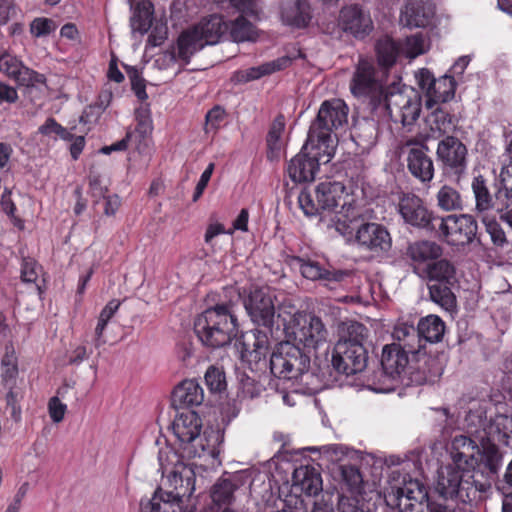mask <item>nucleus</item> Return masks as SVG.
Wrapping results in <instances>:
<instances>
[{"label":"nucleus","mask_w":512,"mask_h":512,"mask_svg":"<svg viewBox=\"0 0 512 512\" xmlns=\"http://www.w3.org/2000/svg\"><path fill=\"white\" fill-rule=\"evenodd\" d=\"M503 166L500 172L501 189L505 197L512 201V140L508 143L503 154Z\"/></svg>","instance_id":"49"},{"label":"nucleus","mask_w":512,"mask_h":512,"mask_svg":"<svg viewBox=\"0 0 512 512\" xmlns=\"http://www.w3.org/2000/svg\"><path fill=\"white\" fill-rule=\"evenodd\" d=\"M205 45L201 41L194 28L183 31L177 39L176 43V56L185 65L190 62L191 57L199 50L203 49Z\"/></svg>","instance_id":"35"},{"label":"nucleus","mask_w":512,"mask_h":512,"mask_svg":"<svg viewBox=\"0 0 512 512\" xmlns=\"http://www.w3.org/2000/svg\"><path fill=\"white\" fill-rule=\"evenodd\" d=\"M231 5L240 12L239 16L258 19V7L256 0H230Z\"/></svg>","instance_id":"59"},{"label":"nucleus","mask_w":512,"mask_h":512,"mask_svg":"<svg viewBox=\"0 0 512 512\" xmlns=\"http://www.w3.org/2000/svg\"><path fill=\"white\" fill-rule=\"evenodd\" d=\"M338 512H371V509L363 502L362 496L342 494L338 501Z\"/></svg>","instance_id":"54"},{"label":"nucleus","mask_w":512,"mask_h":512,"mask_svg":"<svg viewBox=\"0 0 512 512\" xmlns=\"http://www.w3.org/2000/svg\"><path fill=\"white\" fill-rule=\"evenodd\" d=\"M52 23L48 18H35L30 24V31L36 37L46 36L52 31Z\"/></svg>","instance_id":"62"},{"label":"nucleus","mask_w":512,"mask_h":512,"mask_svg":"<svg viewBox=\"0 0 512 512\" xmlns=\"http://www.w3.org/2000/svg\"><path fill=\"white\" fill-rule=\"evenodd\" d=\"M256 38L255 26L244 16H238L229 23L228 39L234 42L253 41Z\"/></svg>","instance_id":"42"},{"label":"nucleus","mask_w":512,"mask_h":512,"mask_svg":"<svg viewBox=\"0 0 512 512\" xmlns=\"http://www.w3.org/2000/svg\"><path fill=\"white\" fill-rule=\"evenodd\" d=\"M349 108L338 98L325 100L321 103L315 119L308 130V146L320 143L324 151H336V131L348 123Z\"/></svg>","instance_id":"5"},{"label":"nucleus","mask_w":512,"mask_h":512,"mask_svg":"<svg viewBox=\"0 0 512 512\" xmlns=\"http://www.w3.org/2000/svg\"><path fill=\"white\" fill-rule=\"evenodd\" d=\"M436 7L431 0H406L400 10V24L409 29L426 28L435 16Z\"/></svg>","instance_id":"23"},{"label":"nucleus","mask_w":512,"mask_h":512,"mask_svg":"<svg viewBox=\"0 0 512 512\" xmlns=\"http://www.w3.org/2000/svg\"><path fill=\"white\" fill-rule=\"evenodd\" d=\"M353 198L343 183L325 180L316 185L314 194L309 189H303L298 196V204L307 217L318 216L321 211L337 212L350 206Z\"/></svg>","instance_id":"6"},{"label":"nucleus","mask_w":512,"mask_h":512,"mask_svg":"<svg viewBox=\"0 0 512 512\" xmlns=\"http://www.w3.org/2000/svg\"><path fill=\"white\" fill-rule=\"evenodd\" d=\"M438 206L445 211L463 209V199L459 191L449 185H443L437 195Z\"/></svg>","instance_id":"45"},{"label":"nucleus","mask_w":512,"mask_h":512,"mask_svg":"<svg viewBox=\"0 0 512 512\" xmlns=\"http://www.w3.org/2000/svg\"><path fill=\"white\" fill-rule=\"evenodd\" d=\"M340 470L342 489L352 496H362L364 481L359 468L354 465H342Z\"/></svg>","instance_id":"41"},{"label":"nucleus","mask_w":512,"mask_h":512,"mask_svg":"<svg viewBox=\"0 0 512 512\" xmlns=\"http://www.w3.org/2000/svg\"><path fill=\"white\" fill-rule=\"evenodd\" d=\"M285 128V122L282 115L275 118L268 131L267 142V157L272 159L277 156L281 150V136Z\"/></svg>","instance_id":"47"},{"label":"nucleus","mask_w":512,"mask_h":512,"mask_svg":"<svg viewBox=\"0 0 512 512\" xmlns=\"http://www.w3.org/2000/svg\"><path fill=\"white\" fill-rule=\"evenodd\" d=\"M204 401V391L200 384L193 379L184 380L175 387L172 393V404L177 409H189L199 406Z\"/></svg>","instance_id":"30"},{"label":"nucleus","mask_w":512,"mask_h":512,"mask_svg":"<svg viewBox=\"0 0 512 512\" xmlns=\"http://www.w3.org/2000/svg\"><path fill=\"white\" fill-rule=\"evenodd\" d=\"M495 178L491 175L477 174L473 177L471 189L475 199V209L477 213L485 215L495 209V197L500 188L495 187Z\"/></svg>","instance_id":"26"},{"label":"nucleus","mask_w":512,"mask_h":512,"mask_svg":"<svg viewBox=\"0 0 512 512\" xmlns=\"http://www.w3.org/2000/svg\"><path fill=\"white\" fill-rule=\"evenodd\" d=\"M154 5L150 0L139 1L133 10L131 27L140 34H145L152 26Z\"/></svg>","instance_id":"39"},{"label":"nucleus","mask_w":512,"mask_h":512,"mask_svg":"<svg viewBox=\"0 0 512 512\" xmlns=\"http://www.w3.org/2000/svg\"><path fill=\"white\" fill-rule=\"evenodd\" d=\"M127 75L131 82V89L139 101L143 102L148 99L146 92V81L141 76L139 70L134 66H125Z\"/></svg>","instance_id":"55"},{"label":"nucleus","mask_w":512,"mask_h":512,"mask_svg":"<svg viewBox=\"0 0 512 512\" xmlns=\"http://www.w3.org/2000/svg\"><path fill=\"white\" fill-rule=\"evenodd\" d=\"M349 88L353 96L369 100L373 109L382 105L388 92L384 87L382 71L375 67L372 60L363 57L355 66Z\"/></svg>","instance_id":"9"},{"label":"nucleus","mask_w":512,"mask_h":512,"mask_svg":"<svg viewBox=\"0 0 512 512\" xmlns=\"http://www.w3.org/2000/svg\"><path fill=\"white\" fill-rule=\"evenodd\" d=\"M223 441V437L218 430H204L200 434V441L193 443L191 448L187 451L189 458L201 457L202 454L214 455L218 447Z\"/></svg>","instance_id":"37"},{"label":"nucleus","mask_w":512,"mask_h":512,"mask_svg":"<svg viewBox=\"0 0 512 512\" xmlns=\"http://www.w3.org/2000/svg\"><path fill=\"white\" fill-rule=\"evenodd\" d=\"M398 211L406 224L431 232L436 230L435 219L438 216L429 211L419 196L403 194L399 199Z\"/></svg>","instance_id":"17"},{"label":"nucleus","mask_w":512,"mask_h":512,"mask_svg":"<svg viewBox=\"0 0 512 512\" xmlns=\"http://www.w3.org/2000/svg\"><path fill=\"white\" fill-rule=\"evenodd\" d=\"M159 462L163 473H168V481L173 488L163 491L158 488L151 499L141 500V512H176L184 498H190L195 490L196 475L194 469L184 463L183 456L169 450L159 453Z\"/></svg>","instance_id":"2"},{"label":"nucleus","mask_w":512,"mask_h":512,"mask_svg":"<svg viewBox=\"0 0 512 512\" xmlns=\"http://www.w3.org/2000/svg\"><path fill=\"white\" fill-rule=\"evenodd\" d=\"M407 255L414 262L436 261L442 255V248L432 241H417L408 246Z\"/></svg>","instance_id":"38"},{"label":"nucleus","mask_w":512,"mask_h":512,"mask_svg":"<svg viewBox=\"0 0 512 512\" xmlns=\"http://www.w3.org/2000/svg\"><path fill=\"white\" fill-rule=\"evenodd\" d=\"M18 98V92L14 87L4 82H0V104H13L18 100Z\"/></svg>","instance_id":"64"},{"label":"nucleus","mask_w":512,"mask_h":512,"mask_svg":"<svg viewBox=\"0 0 512 512\" xmlns=\"http://www.w3.org/2000/svg\"><path fill=\"white\" fill-rule=\"evenodd\" d=\"M121 305V301L117 299L110 300L100 312L98 322L95 328V347L99 348L106 343L103 339L104 331L110 319L115 315Z\"/></svg>","instance_id":"44"},{"label":"nucleus","mask_w":512,"mask_h":512,"mask_svg":"<svg viewBox=\"0 0 512 512\" xmlns=\"http://www.w3.org/2000/svg\"><path fill=\"white\" fill-rule=\"evenodd\" d=\"M197 31L203 44L215 45L223 37L228 38L229 23L219 14H212L204 17L198 24L193 26Z\"/></svg>","instance_id":"29"},{"label":"nucleus","mask_w":512,"mask_h":512,"mask_svg":"<svg viewBox=\"0 0 512 512\" xmlns=\"http://www.w3.org/2000/svg\"><path fill=\"white\" fill-rule=\"evenodd\" d=\"M243 303L251 320L264 330L253 329L238 340L242 361L247 362L252 371L269 368L277 378L297 380L304 375L310 367V357L290 342L279 343L267 360L275 317L274 297L269 288H251Z\"/></svg>","instance_id":"1"},{"label":"nucleus","mask_w":512,"mask_h":512,"mask_svg":"<svg viewBox=\"0 0 512 512\" xmlns=\"http://www.w3.org/2000/svg\"><path fill=\"white\" fill-rule=\"evenodd\" d=\"M393 338L395 345H399L400 349L406 353L409 357L411 356L412 361L417 363L423 362L427 365L430 361H433L429 356L426 355L424 350L423 339L420 336L417 328L412 325L401 324L395 327L393 332Z\"/></svg>","instance_id":"24"},{"label":"nucleus","mask_w":512,"mask_h":512,"mask_svg":"<svg viewBox=\"0 0 512 512\" xmlns=\"http://www.w3.org/2000/svg\"><path fill=\"white\" fill-rule=\"evenodd\" d=\"M67 411V405L62 403L61 400L54 396L48 401L49 416L54 423H59L64 419Z\"/></svg>","instance_id":"60"},{"label":"nucleus","mask_w":512,"mask_h":512,"mask_svg":"<svg viewBox=\"0 0 512 512\" xmlns=\"http://www.w3.org/2000/svg\"><path fill=\"white\" fill-rule=\"evenodd\" d=\"M0 73L14 80L19 86L35 87L46 84V77L27 66L12 53L4 50L0 52Z\"/></svg>","instance_id":"19"},{"label":"nucleus","mask_w":512,"mask_h":512,"mask_svg":"<svg viewBox=\"0 0 512 512\" xmlns=\"http://www.w3.org/2000/svg\"><path fill=\"white\" fill-rule=\"evenodd\" d=\"M232 300L216 303L194 320V332L203 345L220 348L229 344L238 334V318Z\"/></svg>","instance_id":"4"},{"label":"nucleus","mask_w":512,"mask_h":512,"mask_svg":"<svg viewBox=\"0 0 512 512\" xmlns=\"http://www.w3.org/2000/svg\"><path fill=\"white\" fill-rule=\"evenodd\" d=\"M416 78L419 87L425 92L428 108L438 103L449 102L455 96L458 82L453 75L445 74L436 79L429 69L422 68L416 74Z\"/></svg>","instance_id":"14"},{"label":"nucleus","mask_w":512,"mask_h":512,"mask_svg":"<svg viewBox=\"0 0 512 512\" xmlns=\"http://www.w3.org/2000/svg\"><path fill=\"white\" fill-rule=\"evenodd\" d=\"M368 337V329L366 326L357 321H350L344 324L342 328L341 337L338 342H345L346 344H359L365 345Z\"/></svg>","instance_id":"46"},{"label":"nucleus","mask_w":512,"mask_h":512,"mask_svg":"<svg viewBox=\"0 0 512 512\" xmlns=\"http://www.w3.org/2000/svg\"><path fill=\"white\" fill-rule=\"evenodd\" d=\"M226 111L220 105L213 106L205 116V131L206 133H216L226 118Z\"/></svg>","instance_id":"56"},{"label":"nucleus","mask_w":512,"mask_h":512,"mask_svg":"<svg viewBox=\"0 0 512 512\" xmlns=\"http://www.w3.org/2000/svg\"><path fill=\"white\" fill-rule=\"evenodd\" d=\"M436 491L445 499H457L463 503L471 502L477 492H485L489 484H479L469 469L459 468L456 464L441 467L438 471Z\"/></svg>","instance_id":"7"},{"label":"nucleus","mask_w":512,"mask_h":512,"mask_svg":"<svg viewBox=\"0 0 512 512\" xmlns=\"http://www.w3.org/2000/svg\"><path fill=\"white\" fill-rule=\"evenodd\" d=\"M401 49L404 51L406 57L410 59H414L417 56L423 54L425 49L424 38L422 34L419 33L406 37Z\"/></svg>","instance_id":"58"},{"label":"nucleus","mask_w":512,"mask_h":512,"mask_svg":"<svg viewBox=\"0 0 512 512\" xmlns=\"http://www.w3.org/2000/svg\"><path fill=\"white\" fill-rule=\"evenodd\" d=\"M295 261L299 264L302 276L312 281L341 282L348 276L346 271L326 268L315 260L295 257Z\"/></svg>","instance_id":"31"},{"label":"nucleus","mask_w":512,"mask_h":512,"mask_svg":"<svg viewBox=\"0 0 512 512\" xmlns=\"http://www.w3.org/2000/svg\"><path fill=\"white\" fill-rule=\"evenodd\" d=\"M430 299L447 311L457 306L453 289L458 284L455 266L446 259L429 262L424 271Z\"/></svg>","instance_id":"8"},{"label":"nucleus","mask_w":512,"mask_h":512,"mask_svg":"<svg viewBox=\"0 0 512 512\" xmlns=\"http://www.w3.org/2000/svg\"><path fill=\"white\" fill-rule=\"evenodd\" d=\"M405 148L408 171L422 183L430 182L434 177V164L432 158L428 155V146L408 140Z\"/></svg>","instance_id":"21"},{"label":"nucleus","mask_w":512,"mask_h":512,"mask_svg":"<svg viewBox=\"0 0 512 512\" xmlns=\"http://www.w3.org/2000/svg\"><path fill=\"white\" fill-rule=\"evenodd\" d=\"M417 330L424 342L436 343L444 335L445 324L439 316L428 315L420 319Z\"/></svg>","instance_id":"40"},{"label":"nucleus","mask_w":512,"mask_h":512,"mask_svg":"<svg viewBox=\"0 0 512 512\" xmlns=\"http://www.w3.org/2000/svg\"><path fill=\"white\" fill-rule=\"evenodd\" d=\"M149 136L139 134L137 132L127 130L126 135L123 139L116 141L115 143L104 146L101 148L103 154L109 155L114 151H125L128 147H133L139 154H143L147 151L149 146Z\"/></svg>","instance_id":"36"},{"label":"nucleus","mask_w":512,"mask_h":512,"mask_svg":"<svg viewBox=\"0 0 512 512\" xmlns=\"http://www.w3.org/2000/svg\"><path fill=\"white\" fill-rule=\"evenodd\" d=\"M42 271V266L34 258H22L20 278L23 283H34L37 285V280Z\"/></svg>","instance_id":"53"},{"label":"nucleus","mask_w":512,"mask_h":512,"mask_svg":"<svg viewBox=\"0 0 512 512\" xmlns=\"http://www.w3.org/2000/svg\"><path fill=\"white\" fill-rule=\"evenodd\" d=\"M450 453L459 468H467L470 474L480 473L485 477L486 481H478V485L489 484L490 487L498 479L502 454L495 444L486 443L479 447L471 438L460 435L453 439Z\"/></svg>","instance_id":"3"},{"label":"nucleus","mask_w":512,"mask_h":512,"mask_svg":"<svg viewBox=\"0 0 512 512\" xmlns=\"http://www.w3.org/2000/svg\"><path fill=\"white\" fill-rule=\"evenodd\" d=\"M482 220L493 244L498 247H503L507 243V239L500 223L495 219L488 218L486 215H483Z\"/></svg>","instance_id":"57"},{"label":"nucleus","mask_w":512,"mask_h":512,"mask_svg":"<svg viewBox=\"0 0 512 512\" xmlns=\"http://www.w3.org/2000/svg\"><path fill=\"white\" fill-rule=\"evenodd\" d=\"M320 143L308 146V138L302 149L287 164V174L290 180L295 183H306L314 181L321 164H326L334 157L335 151H324Z\"/></svg>","instance_id":"10"},{"label":"nucleus","mask_w":512,"mask_h":512,"mask_svg":"<svg viewBox=\"0 0 512 512\" xmlns=\"http://www.w3.org/2000/svg\"><path fill=\"white\" fill-rule=\"evenodd\" d=\"M272 64H262L257 67H250L244 70H236L231 76V81L234 84H244L250 81L260 79L263 76L273 73Z\"/></svg>","instance_id":"51"},{"label":"nucleus","mask_w":512,"mask_h":512,"mask_svg":"<svg viewBox=\"0 0 512 512\" xmlns=\"http://www.w3.org/2000/svg\"><path fill=\"white\" fill-rule=\"evenodd\" d=\"M489 434L501 442H508L512 435V416L497 414L490 421Z\"/></svg>","instance_id":"48"},{"label":"nucleus","mask_w":512,"mask_h":512,"mask_svg":"<svg viewBox=\"0 0 512 512\" xmlns=\"http://www.w3.org/2000/svg\"><path fill=\"white\" fill-rule=\"evenodd\" d=\"M436 156L443 175L459 184L465 177L468 168L466 145L457 137L447 135L439 141Z\"/></svg>","instance_id":"11"},{"label":"nucleus","mask_w":512,"mask_h":512,"mask_svg":"<svg viewBox=\"0 0 512 512\" xmlns=\"http://www.w3.org/2000/svg\"><path fill=\"white\" fill-rule=\"evenodd\" d=\"M436 230H433L451 246H465L477 236L478 224L472 215H448L437 217Z\"/></svg>","instance_id":"13"},{"label":"nucleus","mask_w":512,"mask_h":512,"mask_svg":"<svg viewBox=\"0 0 512 512\" xmlns=\"http://www.w3.org/2000/svg\"><path fill=\"white\" fill-rule=\"evenodd\" d=\"M17 5L15 0H0V25H5L16 15Z\"/></svg>","instance_id":"63"},{"label":"nucleus","mask_w":512,"mask_h":512,"mask_svg":"<svg viewBox=\"0 0 512 512\" xmlns=\"http://www.w3.org/2000/svg\"><path fill=\"white\" fill-rule=\"evenodd\" d=\"M401 45L389 36H383L376 41L375 54L379 67L385 73L393 67L401 53Z\"/></svg>","instance_id":"33"},{"label":"nucleus","mask_w":512,"mask_h":512,"mask_svg":"<svg viewBox=\"0 0 512 512\" xmlns=\"http://www.w3.org/2000/svg\"><path fill=\"white\" fill-rule=\"evenodd\" d=\"M205 383L212 393L222 392L226 389L227 382L223 368L214 365L209 366L204 375Z\"/></svg>","instance_id":"52"},{"label":"nucleus","mask_w":512,"mask_h":512,"mask_svg":"<svg viewBox=\"0 0 512 512\" xmlns=\"http://www.w3.org/2000/svg\"><path fill=\"white\" fill-rule=\"evenodd\" d=\"M368 362V350L365 345L337 342L332 351L331 363L341 374L353 375L362 372Z\"/></svg>","instance_id":"16"},{"label":"nucleus","mask_w":512,"mask_h":512,"mask_svg":"<svg viewBox=\"0 0 512 512\" xmlns=\"http://www.w3.org/2000/svg\"><path fill=\"white\" fill-rule=\"evenodd\" d=\"M426 123L433 137H441L453 132L457 126V119L449 111L437 107L426 118Z\"/></svg>","instance_id":"34"},{"label":"nucleus","mask_w":512,"mask_h":512,"mask_svg":"<svg viewBox=\"0 0 512 512\" xmlns=\"http://www.w3.org/2000/svg\"><path fill=\"white\" fill-rule=\"evenodd\" d=\"M390 499L399 512H426L432 504L426 487L412 478H404L403 485L395 488Z\"/></svg>","instance_id":"15"},{"label":"nucleus","mask_w":512,"mask_h":512,"mask_svg":"<svg viewBox=\"0 0 512 512\" xmlns=\"http://www.w3.org/2000/svg\"><path fill=\"white\" fill-rule=\"evenodd\" d=\"M295 340L301 343L306 349H318L326 344L328 331L322 320L315 315L307 316L301 327L294 332Z\"/></svg>","instance_id":"28"},{"label":"nucleus","mask_w":512,"mask_h":512,"mask_svg":"<svg viewBox=\"0 0 512 512\" xmlns=\"http://www.w3.org/2000/svg\"><path fill=\"white\" fill-rule=\"evenodd\" d=\"M412 362V359L400 349L399 345H395V343L385 345L380 361L382 367L381 375L385 378L396 380L401 377L406 369L426 371L420 364L413 367Z\"/></svg>","instance_id":"25"},{"label":"nucleus","mask_w":512,"mask_h":512,"mask_svg":"<svg viewBox=\"0 0 512 512\" xmlns=\"http://www.w3.org/2000/svg\"><path fill=\"white\" fill-rule=\"evenodd\" d=\"M214 171V163H210L200 176V179L195 187L192 200L197 202L203 195Z\"/></svg>","instance_id":"61"},{"label":"nucleus","mask_w":512,"mask_h":512,"mask_svg":"<svg viewBox=\"0 0 512 512\" xmlns=\"http://www.w3.org/2000/svg\"><path fill=\"white\" fill-rule=\"evenodd\" d=\"M1 382L7 388H14L18 376V361L14 348H6L1 360Z\"/></svg>","instance_id":"43"},{"label":"nucleus","mask_w":512,"mask_h":512,"mask_svg":"<svg viewBox=\"0 0 512 512\" xmlns=\"http://www.w3.org/2000/svg\"><path fill=\"white\" fill-rule=\"evenodd\" d=\"M236 485L229 479L219 480L212 488L211 498L218 505H230L234 501Z\"/></svg>","instance_id":"50"},{"label":"nucleus","mask_w":512,"mask_h":512,"mask_svg":"<svg viewBox=\"0 0 512 512\" xmlns=\"http://www.w3.org/2000/svg\"><path fill=\"white\" fill-rule=\"evenodd\" d=\"M292 488L308 496L317 495L322 490L320 472L309 465L295 468L292 474Z\"/></svg>","instance_id":"32"},{"label":"nucleus","mask_w":512,"mask_h":512,"mask_svg":"<svg viewBox=\"0 0 512 512\" xmlns=\"http://www.w3.org/2000/svg\"><path fill=\"white\" fill-rule=\"evenodd\" d=\"M172 430L181 444L183 453L187 455V451L193 443L200 441L202 420L194 410L178 411L172 424Z\"/></svg>","instance_id":"22"},{"label":"nucleus","mask_w":512,"mask_h":512,"mask_svg":"<svg viewBox=\"0 0 512 512\" xmlns=\"http://www.w3.org/2000/svg\"><path fill=\"white\" fill-rule=\"evenodd\" d=\"M355 240L360 247L380 255L392 247V237L388 229L379 223L367 222L359 226Z\"/></svg>","instance_id":"20"},{"label":"nucleus","mask_w":512,"mask_h":512,"mask_svg":"<svg viewBox=\"0 0 512 512\" xmlns=\"http://www.w3.org/2000/svg\"><path fill=\"white\" fill-rule=\"evenodd\" d=\"M339 27L346 34L363 40L371 34L374 24L369 11L359 4H350L341 8L338 18Z\"/></svg>","instance_id":"18"},{"label":"nucleus","mask_w":512,"mask_h":512,"mask_svg":"<svg viewBox=\"0 0 512 512\" xmlns=\"http://www.w3.org/2000/svg\"><path fill=\"white\" fill-rule=\"evenodd\" d=\"M279 9L282 23L292 28H307L313 18L308 0H280Z\"/></svg>","instance_id":"27"},{"label":"nucleus","mask_w":512,"mask_h":512,"mask_svg":"<svg viewBox=\"0 0 512 512\" xmlns=\"http://www.w3.org/2000/svg\"><path fill=\"white\" fill-rule=\"evenodd\" d=\"M381 106L387 112L392 122L401 124L404 127L410 126L420 116L422 108L421 96L414 90L406 93L393 87L384 96Z\"/></svg>","instance_id":"12"}]
</instances>
